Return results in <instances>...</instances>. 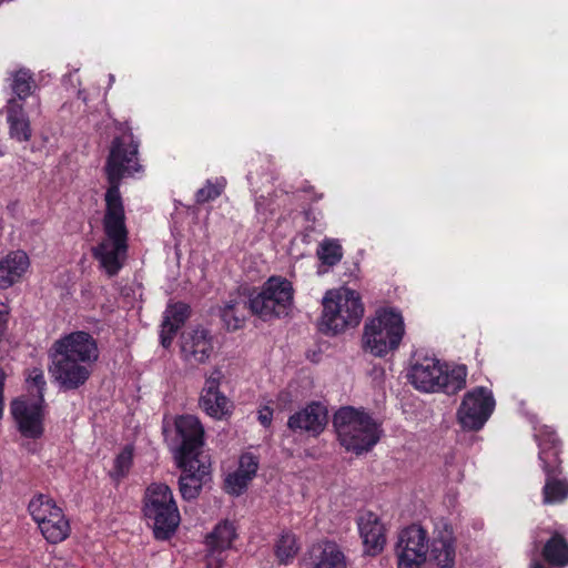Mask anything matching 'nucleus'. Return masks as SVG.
Here are the masks:
<instances>
[{"label":"nucleus","instance_id":"nucleus-8","mask_svg":"<svg viewBox=\"0 0 568 568\" xmlns=\"http://www.w3.org/2000/svg\"><path fill=\"white\" fill-rule=\"evenodd\" d=\"M28 393L32 398L24 396L11 404V413L16 419L19 430L26 437L36 438L42 434L43 418V390L45 388L44 373L40 368H32L26 378Z\"/></svg>","mask_w":568,"mask_h":568},{"label":"nucleus","instance_id":"nucleus-7","mask_svg":"<svg viewBox=\"0 0 568 568\" xmlns=\"http://www.w3.org/2000/svg\"><path fill=\"white\" fill-rule=\"evenodd\" d=\"M334 427L341 444L349 452L362 454L379 440L381 425L366 412L342 407L334 415Z\"/></svg>","mask_w":568,"mask_h":568},{"label":"nucleus","instance_id":"nucleus-25","mask_svg":"<svg viewBox=\"0 0 568 568\" xmlns=\"http://www.w3.org/2000/svg\"><path fill=\"white\" fill-rule=\"evenodd\" d=\"M248 302L240 293L230 295V298L221 307L220 316L229 331L241 328L247 317Z\"/></svg>","mask_w":568,"mask_h":568},{"label":"nucleus","instance_id":"nucleus-22","mask_svg":"<svg viewBox=\"0 0 568 568\" xmlns=\"http://www.w3.org/2000/svg\"><path fill=\"white\" fill-rule=\"evenodd\" d=\"M30 260L24 251L8 253L0 260V290H7L20 282L29 271Z\"/></svg>","mask_w":568,"mask_h":568},{"label":"nucleus","instance_id":"nucleus-9","mask_svg":"<svg viewBox=\"0 0 568 568\" xmlns=\"http://www.w3.org/2000/svg\"><path fill=\"white\" fill-rule=\"evenodd\" d=\"M143 511L156 539H169L180 524V513L172 490L165 484H151L144 496Z\"/></svg>","mask_w":568,"mask_h":568},{"label":"nucleus","instance_id":"nucleus-20","mask_svg":"<svg viewBox=\"0 0 568 568\" xmlns=\"http://www.w3.org/2000/svg\"><path fill=\"white\" fill-rule=\"evenodd\" d=\"M327 425V409L318 403L313 402L303 409L290 416L287 426L292 430H302L314 436L320 435Z\"/></svg>","mask_w":568,"mask_h":568},{"label":"nucleus","instance_id":"nucleus-6","mask_svg":"<svg viewBox=\"0 0 568 568\" xmlns=\"http://www.w3.org/2000/svg\"><path fill=\"white\" fill-rule=\"evenodd\" d=\"M405 335L404 317L395 307L383 306L367 320L363 332V347L376 357L396 351Z\"/></svg>","mask_w":568,"mask_h":568},{"label":"nucleus","instance_id":"nucleus-2","mask_svg":"<svg viewBox=\"0 0 568 568\" xmlns=\"http://www.w3.org/2000/svg\"><path fill=\"white\" fill-rule=\"evenodd\" d=\"M139 149L140 140L129 128L112 139L104 164V173L109 183L104 194L105 204L123 205L120 192L121 181L124 178H133L143 173Z\"/></svg>","mask_w":568,"mask_h":568},{"label":"nucleus","instance_id":"nucleus-14","mask_svg":"<svg viewBox=\"0 0 568 568\" xmlns=\"http://www.w3.org/2000/svg\"><path fill=\"white\" fill-rule=\"evenodd\" d=\"M428 534L419 525L403 529L396 545L397 568H420L427 559Z\"/></svg>","mask_w":568,"mask_h":568},{"label":"nucleus","instance_id":"nucleus-19","mask_svg":"<svg viewBox=\"0 0 568 568\" xmlns=\"http://www.w3.org/2000/svg\"><path fill=\"white\" fill-rule=\"evenodd\" d=\"M535 437L539 447L538 459L545 475L561 474V443L556 432L544 425L537 428Z\"/></svg>","mask_w":568,"mask_h":568},{"label":"nucleus","instance_id":"nucleus-4","mask_svg":"<svg viewBox=\"0 0 568 568\" xmlns=\"http://www.w3.org/2000/svg\"><path fill=\"white\" fill-rule=\"evenodd\" d=\"M320 329L327 335H338L356 327L364 316L359 293L348 287L329 290L322 300Z\"/></svg>","mask_w":568,"mask_h":568},{"label":"nucleus","instance_id":"nucleus-12","mask_svg":"<svg viewBox=\"0 0 568 568\" xmlns=\"http://www.w3.org/2000/svg\"><path fill=\"white\" fill-rule=\"evenodd\" d=\"M29 513L43 537L51 544L63 541L70 534V525L62 509L48 495L38 494L28 505Z\"/></svg>","mask_w":568,"mask_h":568},{"label":"nucleus","instance_id":"nucleus-28","mask_svg":"<svg viewBox=\"0 0 568 568\" xmlns=\"http://www.w3.org/2000/svg\"><path fill=\"white\" fill-rule=\"evenodd\" d=\"M301 549L297 536L291 530H283L274 542V554L280 564L288 565Z\"/></svg>","mask_w":568,"mask_h":568},{"label":"nucleus","instance_id":"nucleus-29","mask_svg":"<svg viewBox=\"0 0 568 568\" xmlns=\"http://www.w3.org/2000/svg\"><path fill=\"white\" fill-rule=\"evenodd\" d=\"M560 474H546L542 487V503L546 505L560 504L568 498V480Z\"/></svg>","mask_w":568,"mask_h":568},{"label":"nucleus","instance_id":"nucleus-27","mask_svg":"<svg viewBox=\"0 0 568 568\" xmlns=\"http://www.w3.org/2000/svg\"><path fill=\"white\" fill-rule=\"evenodd\" d=\"M237 538V528L234 521L222 520L206 536V546L210 549L226 551L232 548L233 541Z\"/></svg>","mask_w":568,"mask_h":568},{"label":"nucleus","instance_id":"nucleus-24","mask_svg":"<svg viewBox=\"0 0 568 568\" xmlns=\"http://www.w3.org/2000/svg\"><path fill=\"white\" fill-rule=\"evenodd\" d=\"M313 568H347L341 547L329 540L318 542L312 550Z\"/></svg>","mask_w":568,"mask_h":568},{"label":"nucleus","instance_id":"nucleus-41","mask_svg":"<svg viewBox=\"0 0 568 568\" xmlns=\"http://www.w3.org/2000/svg\"><path fill=\"white\" fill-rule=\"evenodd\" d=\"M462 478H463V475H462L460 470L458 469V474H457V476H456V478H455V479H456L457 481H459V480H462Z\"/></svg>","mask_w":568,"mask_h":568},{"label":"nucleus","instance_id":"nucleus-37","mask_svg":"<svg viewBox=\"0 0 568 568\" xmlns=\"http://www.w3.org/2000/svg\"><path fill=\"white\" fill-rule=\"evenodd\" d=\"M160 339L164 348H169L180 326L169 321H164L161 326Z\"/></svg>","mask_w":568,"mask_h":568},{"label":"nucleus","instance_id":"nucleus-30","mask_svg":"<svg viewBox=\"0 0 568 568\" xmlns=\"http://www.w3.org/2000/svg\"><path fill=\"white\" fill-rule=\"evenodd\" d=\"M34 88L36 81L33 79L32 73L29 70L20 69L12 73L11 89L13 93L17 95V98L14 99L19 102H22L29 95H31Z\"/></svg>","mask_w":568,"mask_h":568},{"label":"nucleus","instance_id":"nucleus-5","mask_svg":"<svg viewBox=\"0 0 568 568\" xmlns=\"http://www.w3.org/2000/svg\"><path fill=\"white\" fill-rule=\"evenodd\" d=\"M467 368L464 365L448 367L432 356L418 357L408 372L412 385L425 393L455 394L466 385Z\"/></svg>","mask_w":568,"mask_h":568},{"label":"nucleus","instance_id":"nucleus-3","mask_svg":"<svg viewBox=\"0 0 568 568\" xmlns=\"http://www.w3.org/2000/svg\"><path fill=\"white\" fill-rule=\"evenodd\" d=\"M103 239L92 248L93 257L110 277L118 275L128 257L129 232L124 205L105 204L102 220Z\"/></svg>","mask_w":568,"mask_h":568},{"label":"nucleus","instance_id":"nucleus-15","mask_svg":"<svg viewBox=\"0 0 568 568\" xmlns=\"http://www.w3.org/2000/svg\"><path fill=\"white\" fill-rule=\"evenodd\" d=\"M223 373L213 368L206 376L200 394L199 405L210 417L221 420L231 416L233 403L220 389Z\"/></svg>","mask_w":568,"mask_h":568},{"label":"nucleus","instance_id":"nucleus-38","mask_svg":"<svg viewBox=\"0 0 568 568\" xmlns=\"http://www.w3.org/2000/svg\"><path fill=\"white\" fill-rule=\"evenodd\" d=\"M225 551L217 549H210L206 555V567L205 568H222L225 562Z\"/></svg>","mask_w":568,"mask_h":568},{"label":"nucleus","instance_id":"nucleus-32","mask_svg":"<svg viewBox=\"0 0 568 568\" xmlns=\"http://www.w3.org/2000/svg\"><path fill=\"white\" fill-rule=\"evenodd\" d=\"M133 462V447L128 445L123 450L115 457L113 469L110 475L115 480L124 478L132 466Z\"/></svg>","mask_w":568,"mask_h":568},{"label":"nucleus","instance_id":"nucleus-40","mask_svg":"<svg viewBox=\"0 0 568 568\" xmlns=\"http://www.w3.org/2000/svg\"><path fill=\"white\" fill-rule=\"evenodd\" d=\"M530 568H547L545 565H542L541 562H534L531 564Z\"/></svg>","mask_w":568,"mask_h":568},{"label":"nucleus","instance_id":"nucleus-18","mask_svg":"<svg viewBox=\"0 0 568 568\" xmlns=\"http://www.w3.org/2000/svg\"><path fill=\"white\" fill-rule=\"evenodd\" d=\"M455 537L453 526L446 520H439L434 530L430 545V559L433 568H454L455 565Z\"/></svg>","mask_w":568,"mask_h":568},{"label":"nucleus","instance_id":"nucleus-23","mask_svg":"<svg viewBox=\"0 0 568 568\" xmlns=\"http://www.w3.org/2000/svg\"><path fill=\"white\" fill-rule=\"evenodd\" d=\"M6 114L10 138L19 142L29 141L32 130L30 121L24 113L23 103L16 99H10L6 105Z\"/></svg>","mask_w":568,"mask_h":568},{"label":"nucleus","instance_id":"nucleus-33","mask_svg":"<svg viewBox=\"0 0 568 568\" xmlns=\"http://www.w3.org/2000/svg\"><path fill=\"white\" fill-rule=\"evenodd\" d=\"M226 181L223 178L215 181L207 180L203 187H201L195 195L196 203H206L217 199L224 191Z\"/></svg>","mask_w":568,"mask_h":568},{"label":"nucleus","instance_id":"nucleus-39","mask_svg":"<svg viewBox=\"0 0 568 568\" xmlns=\"http://www.w3.org/2000/svg\"><path fill=\"white\" fill-rule=\"evenodd\" d=\"M273 418V410L268 406H264L258 410L260 423L267 427L271 425Z\"/></svg>","mask_w":568,"mask_h":568},{"label":"nucleus","instance_id":"nucleus-17","mask_svg":"<svg viewBox=\"0 0 568 568\" xmlns=\"http://www.w3.org/2000/svg\"><path fill=\"white\" fill-rule=\"evenodd\" d=\"M214 352L213 338L206 329L195 328L182 334L181 356L191 365L205 364Z\"/></svg>","mask_w":568,"mask_h":568},{"label":"nucleus","instance_id":"nucleus-1","mask_svg":"<svg viewBox=\"0 0 568 568\" xmlns=\"http://www.w3.org/2000/svg\"><path fill=\"white\" fill-rule=\"evenodd\" d=\"M99 357L97 338L89 332L74 331L60 336L51 345L49 371L61 388L77 389L89 381Z\"/></svg>","mask_w":568,"mask_h":568},{"label":"nucleus","instance_id":"nucleus-35","mask_svg":"<svg viewBox=\"0 0 568 568\" xmlns=\"http://www.w3.org/2000/svg\"><path fill=\"white\" fill-rule=\"evenodd\" d=\"M258 458L252 453H244L240 456L239 467L235 471L253 480L258 469Z\"/></svg>","mask_w":568,"mask_h":568},{"label":"nucleus","instance_id":"nucleus-26","mask_svg":"<svg viewBox=\"0 0 568 568\" xmlns=\"http://www.w3.org/2000/svg\"><path fill=\"white\" fill-rule=\"evenodd\" d=\"M550 535L542 547L541 555L551 566H568V540L558 531L546 530Z\"/></svg>","mask_w":568,"mask_h":568},{"label":"nucleus","instance_id":"nucleus-31","mask_svg":"<svg viewBox=\"0 0 568 568\" xmlns=\"http://www.w3.org/2000/svg\"><path fill=\"white\" fill-rule=\"evenodd\" d=\"M317 256L323 264L333 266L337 264L343 257V248L337 240L325 239L317 248Z\"/></svg>","mask_w":568,"mask_h":568},{"label":"nucleus","instance_id":"nucleus-34","mask_svg":"<svg viewBox=\"0 0 568 568\" xmlns=\"http://www.w3.org/2000/svg\"><path fill=\"white\" fill-rule=\"evenodd\" d=\"M252 479L234 470L225 476L224 490L230 495L240 496L247 489Z\"/></svg>","mask_w":568,"mask_h":568},{"label":"nucleus","instance_id":"nucleus-21","mask_svg":"<svg viewBox=\"0 0 568 568\" xmlns=\"http://www.w3.org/2000/svg\"><path fill=\"white\" fill-rule=\"evenodd\" d=\"M364 551L369 556L381 554L386 545L385 527L379 517L372 513H363L357 520Z\"/></svg>","mask_w":568,"mask_h":568},{"label":"nucleus","instance_id":"nucleus-11","mask_svg":"<svg viewBox=\"0 0 568 568\" xmlns=\"http://www.w3.org/2000/svg\"><path fill=\"white\" fill-rule=\"evenodd\" d=\"M163 432L175 459L203 458L200 449L203 446L204 428L196 416H178L173 429L164 426Z\"/></svg>","mask_w":568,"mask_h":568},{"label":"nucleus","instance_id":"nucleus-36","mask_svg":"<svg viewBox=\"0 0 568 568\" xmlns=\"http://www.w3.org/2000/svg\"><path fill=\"white\" fill-rule=\"evenodd\" d=\"M189 307L185 304L178 303L171 305L164 316V321H169L171 323L176 324L178 326H182L184 321L187 318Z\"/></svg>","mask_w":568,"mask_h":568},{"label":"nucleus","instance_id":"nucleus-16","mask_svg":"<svg viewBox=\"0 0 568 568\" xmlns=\"http://www.w3.org/2000/svg\"><path fill=\"white\" fill-rule=\"evenodd\" d=\"M183 470L180 477V491L184 499L197 497L202 486L210 479V464L204 458L175 459Z\"/></svg>","mask_w":568,"mask_h":568},{"label":"nucleus","instance_id":"nucleus-13","mask_svg":"<svg viewBox=\"0 0 568 568\" xmlns=\"http://www.w3.org/2000/svg\"><path fill=\"white\" fill-rule=\"evenodd\" d=\"M495 399L489 389L476 387L465 394L457 418L464 429L478 430L490 417Z\"/></svg>","mask_w":568,"mask_h":568},{"label":"nucleus","instance_id":"nucleus-10","mask_svg":"<svg viewBox=\"0 0 568 568\" xmlns=\"http://www.w3.org/2000/svg\"><path fill=\"white\" fill-rule=\"evenodd\" d=\"M294 302L292 283L282 276H271L257 293L251 294L248 308L264 321L288 315Z\"/></svg>","mask_w":568,"mask_h":568}]
</instances>
